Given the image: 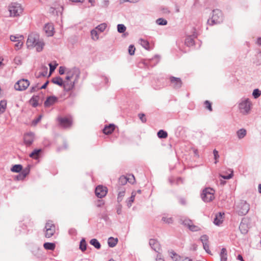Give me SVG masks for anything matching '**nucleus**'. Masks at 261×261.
I'll list each match as a JSON object with an SVG mask.
<instances>
[{
    "instance_id": "obj_1",
    "label": "nucleus",
    "mask_w": 261,
    "mask_h": 261,
    "mask_svg": "<svg viewBox=\"0 0 261 261\" xmlns=\"http://www.w3.org/2000/svg\"><path fill=\"white\" fill-rule=\"evenodd\" d=\"M26 44L28 48L36 47L38 52L42 51L44 46V42L40 39L39 34L36 33H32L29 35Z\"/></svg>"
},
{
    "instance_id": "obj_2",
    "label": "nucleus",
    "mask_w": 261,
    "mask_h": 261,
    "mask_svg": "<svg viewBox=\"0 0 261 261\" xmlns=\"http://www.w3.org/2000/svg\"><path fill=\"white\" fill-rule=\"evenodd\" d=\"M252 103L248 98H242L238 103V108L241 113L243 115H248L250 113Z\"/></svg>"
},
{
    "instance_id": "obj_3",
    "label": "nucleus",
    "mask_w": 261,
    "mask_h": 261,
    "mask_svg": "<svg viewBox=\"0 0 261 261\" xmlns=\"http://www.w3.org/2000/svg\"><path fill=\"white\" fill-rule=\"evenodd\" d=\"M8 10L10 17L19 16L22 13L23 9L21 4L17 3H11L8 6Z\"/></svg>"
},
{
    "instance_id": "obj_4",
    "label": "nucleus",
    "mask_w": 261,
    "mask_h": 261,
    "mask_svg": "<svg viewBox=\"0 0 261 261\" xmlns=\"http://www.w3.org/2000/svg\"><path fill=\"white\" fill-rule=\"evenodd\" d=\"M223 21V15L221 11L219 9H215L213 11V14L211 19L207 21V23L213 25L221 22Z\"/></svg>"
},
{
    "instance_id": "obj_5",
    "label": "nucleus",
    "mask_w": 261,
    "mask_h": 261,
    "mask_svg": "<svg viewBox=\"0 0 261 261\" xmlns=\"http://www.w3.org/2000/svg\"><path fill=\"white\" fill-rule=\"evenodd\" d=\"M80 70L74 67L71 69H68L66 71V76L65 77L66 81H69L74 78L73 81H77L80 77Z\"/></svg>"
},
{
    "instance_id": "obj_6",
    "label": "nucleus",
    "mask_w": 261,
    "mask_h": 261,
    "mask_svg": "<svg viewBox=\"0 0 261 261\" xmlns=\"http://www.w3.org/2000/svg\"><path fill=\"white\" fill-rule=\"evenodd\" d=\"M214 190L211 188L204 189L201 194L202 199L205 202L211 201L214 198Z\"/></svg>"
},
{
    "instance_id": "obj_7",
    "label": "nucleus",
    "mask_w": 261,
    "mask_h": 261,
    "mask_svg": "<svg viewBox=\"0 0 261 261\" xmlns=\"http://www.w3.org/2000/svg\"><path fill=\"white\" fill-rule=\"evenodd\" d=\"M237 207L238 214L244 216L248 213L250 209V205L246 201L241 200L238 204Z\"/></svg>"
},
{
    "instance_id": "obj_8",
    "label": "nucleus",
    "mask_w": 261,
    "mask_h": 261,
    "mask_svg": "<svg viewBox=\"0 0 261 261\" xmlns=\"http://www.w3.org/2000/svg\"><path fill=\"white\" fill-rule=\"evenodd\" d=\"M30 84V82L28 80L22 79L15 83L14 88L17 91H23L29 86Z\"/></svg>"
},
{
    "instance_id": "obj_9",
    "label": "nucleus",
    "mask_w": 261,
    "mask_h": 261,
    "mask_svg": "<svg viewBox=\"0 0 261 261\" xmlns=\"http://www.w3.org/2000/svg\"><path fill=\"white\" fill-rule=\"evenodd\" d=\"M45 228L46 229L45 237L50 238L55 232V226L51 221H48L46 223Z\"/></svg>"
},
{
    "instance_id": "obj_10",
    "label": "nucleus",
    "mask_w": 261,
    "mask_h": 261,
    "mask_svg": "<svg viewBox=\"0 0 261 261\" xmlns=\"http://www.w3.org/2000/svg\"><path fill=\"white\" fill-rule=\"evenodd\" d=\"M169 80L173 88L178 89L181 87L182 83L180 78L171 76L169 77Z\"/></svg>"
},
{
    "instance_id": "obj_11",
    "label": "nucleus",
    "mask_w": 261,
    "mask_h": 261,
    "mask_svg": "<svg viewBox=\"0 0 261 261\" xmlns=\"http://www.w3.org/2000/svg\"><path fill=\"white\" fill-rule=\"evenodd\" d=\"M96 196L100 198L105 197L107 193V188L102 186H98L95 190Z\"/></svg>"
},
{
    "instance_id": "obj_12",
    "label": "nucleus",
    "mask_w": 261,
    "mask_h": 261,
    "mask_svg": "<svg viewBox=\"0 0 261 261\" xmlns=\"http://www.w3.org/2000/svg\"><path fill=\"white\" fill-rule=\"evenodd\" d=\"M58 120L60 125L63 128L69 127L72 124L71 119L67 117H59Z\"/></svg>"
},
{
    "instance_id": "obj_13",
    "label": "nucleus",
    "mask_w": 261,
    "mask_h": 261,
    "mask_svg": "<svg viewBox=\"0 0 261 261\" xmlns=\"http://www.w3.org/2000/svg\"><path fill=\"white\" fill-rule=\"evenodd\" d=\"M149 244L151 248L158 253H160L161 250V245L159 242L154 239H151L149 240Z\"/></svg>"
},
{
    "instance_id": "obj_14",
    "label": "nucleus",
    "mask_w": 261,
    "mask_h": 261,
    "mask_svg": "<svg viewBox=\"0 0 261 261\" xmlns=\"http://www.w3.org/2000/svg\"><path fill=\"white\" fill-rule=\"evenodd\" d=\"M34 138V134L32 132H30L25 134L24 135V143L28 146L31 145L33 141Z\"/></svg>"
},
{
    "instance_id": "obj_15",
    "label": "nucleus",
    "mask_w": 261,
    "mask_h": 261,
    "mask_svg": "<svg viewBox=\"0 0 261 261\" xmlns=\"http://www.w3.org/2000/svg\"><path fill=\"white\" fill-rule=\"evenodd\" d=\"M58 101V98L55 96H48L44 102V106L46 108L50 107Z\"/></svg>"
},
{
    "instance_id": "obj_16",
    "label": "nucleus",
    "mask_w": 261,
    "mask_h": 261,
    "mask_svg": "<svg viewBox=\"0 0 261 261\" xmlns=\"http://www.w3.org/2000/svg\"><path fill=\"white\" fill-rule=\"evenodd\" d=\"M77 82V81H64L63 86L64 90L66 92H69L72 90L74 88L75 83Z\"/></svg>"
},
{
    "instance_id": "obj_17",
    "label": "nucleus",
    "mask_w": 261,
    "mask_h": 261,
    "mask_svg": "<svg viewBox=\"0 0 261 261\" xmlns=\"http://www.w3.org/2000/svg\"><path fill=\"white\" fill-rule=\"evenodd\" d=\"M54 29L53 25L51 23L46 24L43 29L47 36H51L54 35Z\"/></svg>"
},
{
    "instance_id": "obj_18",
    "label": "nucleus",
    "mask_w": 261,
    "mask_h": 261,
    "mask_svg": "<svg viewBox=\"0 0 261 261\" xmlns=\"http://www.w3.org/2000/svg\"><path fill=\"white\" fill-rule=\"evenodd\" d=\"M224 215V213L221 212L216 214L214 219V223L216 225H219L221 224L223 221L222 216Z\"/></svg>"
},
{
    "instance_id": "obj_19",
    "label": "nucleus",
    "mask_w": 261,
    "mask_h": 261,
    "mask_svg": "<svg viewBox=\"0 0 261 261\" xmlns=\"http://www.w3.org/2000/svg\"><path fill=\"white\" fill-rule=\"evenodd\" d=\"M115 129V125L110 124L109 125H106L103 129V133L106 135L111 134Z\"/></svg>"
},
{
    "instance_id": "obj_20",
    "label": "nucleus",
    "mask_w": 261,
    "mask_h": 261,
    "mask_svg": "<svg viewBox=\"0 0 261 261\" xmlns=\"http://www.w3.org/2000/svg\"><path fill=\"white\" fill-rule=\"evenodd\" d=\"M51 82L56 84L60 87H63L64 85V81L63 79L60 76H56L51 79Z\"/></svg>"
},
{
    "instance_id": "obj_21",
    "label": "nucleus",
    "mask_w": 261,
    "mask_h": 261,
    "mask_svg": "<svg viewBox=\"0 0 261 261\" xmlns=\"http://www.w3.org/2000/svg\"><path fill=\"white\" fill-rule=\"evenodd\" d=\"M194 35L187 37L185 39V44L188 46H193L194 44Z\"/></svg>"
},
{
    "instance_id": "obj_22",
    "label": "nucleus",
    "mask_w": 261,
    "mask_h": 261,
    "mask_svg": "<svg viewBox=\"0 0 261 261\" xmlns=\"http://www.w3.org/2000/svg\"><path fill=\"white\" fill-rule=\"evenodd\" d=\"M139 41L143 48L148 50H150V45L148 41L143 39H140Z\"/></svg>"
},
{
    "instance_id": "obj_23",
    "label": "nucleus",
    "mask_w": 261,
    "mask_h": 261,
    "mask_svg": "<svg viewBox=\"0 0 261 261\" xmlns=\"http://www.w3.org/2000/svg\"><path fill=\"white\" fill-rule=\"evenodd\" d=\"M118 242V239L117 238L115 239L113 237H110L108 239V245L110 247H115Z\"/></svg>"
},
{
    "instance_id": "obj_24",
    "label": "nucleus",
    "mask_w": 261,
    "mask_h": 261,
    "mask_svg": "<svg viewBox=\"0 0 261 261\" xmlns=\"http://www.w3.org/2000/svg\"><path fill=\"white\" fill-rule=\"evenodd\" d=\"M43 247L46 250L53 251L55 249L56 245L54 243L46 242L44 243Z\"/></svg>"
},
{
    "instance_id": "obj_25",
    "label": "nucleus",
    "mask_w": 261,
    "mask_h": 261,
    "mask_svg": "<svg viewBox=\"0 0 261 261\" xmlns=\"http://www.w3.org/2000/svg\"><path fill=\"white\" fill-rule=\"evenodd\" d=\"M220 256L221 261H227V251L226 249L224 248H223L221 250V252L220 253Z\"/></svg>"
},
{
    "instance_id": "obj_26",
    "label": "nucleus",
    "mask_w": 261,
    "mask_h": 261,
    "mask_svg": "<svg viewBox=\"0 0 261 261\" xmlns=\"http://www.w3.org/2000/svg\"><path fill=\"white\" fill-rule=\"evenodd\" d=\"M246 130L244 128L240 129L237 132V135L239 139L244 138L246 136Z\"/></svg>"
},
{
    "instance_id": "obj_27",
    "label": "nucleus",
    "mask_w": 261,
    "mask_h": 261,
    "mask_svg": "<svg viewBox=\"0 0 261 261\" xmlns=\"http://www.w3.org/2000/svg\"><path fill=\"white\" fill-rule=\"evenodd\" d=\"M41 151L42 150L41 149H36L30 154L29 156L31 158L36 159L38 158Z\"/></svg>"
},
{
    "instance_id": "obj_28",
    "label": "nucleus",
    "mask_w": 261,
    "mask_h": 261,
    "mask_svg": "<svg viewBox=\"0 0 261 261\" xmlns=\"http://www.w3.org/2000/svg\"><path fill=\"white\" fill-rule=\"evenodd\" d=\"M22 170V166L20 164H16L12 166L11 171L13 172L19 173Z\"/></svg>"
},
{
    "instance_id": "obj_29",
    "label": "nucleus",
    "mask_w": 261,
    "mask_h": 261,
    "mask_svg": "<svg viewBox=\"0 0 261 261\" xmlns=\"http://www.w3.org/2000/svg\"><path fill=\"white\" fill-rule=\"evenodd\" d=\"M39 99V97L38 96H34L32 97V98L30 100V101L33 107L36 108L38 106V101Z\"/></svg>"
},
{
    "instance_id": "obj_30",
    "label": "nucleus",
    "mask_w": 261,
    "mask_h": 261,
    "mask_svg": "<svg viewBox=\"0 0 261 261\" xmlns=\"http://www.w3.org/2000/svg\"><path fill=\"white\" fill-rule=\"evenodd\" d=\"M192 222V221L189 219L181 218L180 219V223L182 225H185V226L187 227L188 228H189Z\"/></svg>"
},
{
    "instance_id": "obj_31",
    "label": "nucleus",
    "mask_w": 261,
    "mask_h": 261,
    "mask_svg": "<svg viewBox=\"0 0 261 261\" xmlns=\"http://www.w3.org/2000/svg\"><path fill=\"white\" fill-rule=\"evenodd\" d=\"M90 243L97 249H100L101 247L100 244L96 239H91L90 240Z\"/></svg>"
},
{
    "instance_id": "obj_32",
    "label": "nucleus",
    "mask_w": 261,
    "mask_h": 261,
    "mask_svg": "<svg viewBox=\"0 0 261 261\" xmlns=\"http://www.w3.org/2000/svg\"><path fill=\"white\" fill-rule=\"evenodd\" d=\"M158 137L160 139H165L168 137L167 132L163 129L160 130L157 133Z\"/></svg>"
},
{
    "instance_id": "obj_33",
    "label": "nucleus",
    "mask_w": 261,
    "mask_h": 261,
    "mask_svg": "<svg viewBox=\"0 0 261 261\" xmlns=\"http://www.w3.org/2000/svg\"><path fill=\"white\" fill-rule=\"evenodd\" d=\"M10 39L11 41L13 42H17L21 41L23 39V37L22 35H11L10 37Z\"/></svg>"
},
{
    "instance_id": "obj_34",
    "label": "nucleus",
    "mask_w": 261,
    "mask_h": 261,
    "mask_svg": "<svg viewBox=\"0 0 261 261\" xmlns=\"http://www.w3.org/2000/svg\"><path fill=\"white\" fill-rule=\"evenodd\" d=\"M80 249L82 252L85 251L87 249V243L85 239H82L80 244Z\"/></svg>"
},
{
    "instance_id": "obj_35",
    "label": "nucleus",
    "mask_w": 261,
    "mask_h": 261,
    "mask_svg": "<svg viewBox=\"0 0 261 261\" xmlns=\"http://www.w3.org/2000/svg\"><path fill=\"white\" fill-rule=\"evenodd\" d=\"M156 23L159 25H166L168 22L167 20L163 18H159L155 20Z\"/></svg>"
},
{
    "instance_id": "obj_36",
    "label": "nucleus",
    "mask_w": 261,
    "mask_h": 261,
    "mask_svg": "<svg viewBox=\"0 0 261 261\" xmlns=\"http://www.w3.org/2000/svg\"><path fill=\"white\" fill-rule=\"evenodd\" d=\"M247 228L246 224L242 222L240 225L239 229L242 233L246 234L248 230Z\"/></svg>"
},
{
    "instance_id": "obj_37",
    "label": "nucleus",
    "mask_w": 261,
    "mask_h": 261,
    "mask_svg": "<svg viewBox=\"0 0 261 261\" xmlns=\"http://www.w3.org/2000/svg\"><path fill=\"white\" fill-rule=\"evenodd\" d=\"M135 196L136 193L135 192H133L132 193L131 196L129 198L128 201H127V205L128 207H130L132 206V204L134 201Z\"/></svg>"
},
{
    "instance_id": "obj_38",
    "label": "nucleus",
    "mask_w": 261,
    "mask_h": 261,
    "mask_svg": "<svg viewBox=\"0 0 261 261\" xmlns=\"http://www.w3.org/2000/svg\"><path fill=\"white\" fill-rule=\"evenodd\" d=\"M256 59L254 62L257 65H259L261 64V51H258L256 56Z\"/></svg>"
},
{
    "instance_id": "obj_39",
    "label": "nucleus",
    "mask_w": 261,
    "mask_h": 261,
    "mask_svg": "<svg viewBox=\"0 0 261 261\" xmlns=\"http://www.w3.org/2000/svg\"><path fill=\"white\" fill-rule=\"evenodd\" d=\"M7 102L6 100H1L0 101V114L3 113L6 108Z\"/></svg>"
},
{
    "instance_id": "obj_40",
    "label": "nucleus",
    "mask_w": 261,
    "mask_h": 261,
    "mask_svg": "<svg viewBox=\"0 0 261 261\" xmlns=\"http://www.w3.org/2000/svg\"><path fill=\"white\" fill-rule=\"evenodd\" d=\"M128 180L126 176H121L119 178L118 183L120 185H125L127 182Z\"/></svg>"
},
{
    "instance_id": "obj_41",
    "label": "nucleus",
    "mask_w": 261,
    "mask_h": 261,
    "mask_svg": "<svg viewBox=\"0 0 261 261\" xmlns=\"http://www.w3.org/2000/svg\"><path fill=\"white\" fill-rule=\"evenodd\" d=\"M126 28L123 24H119L117 25V31L120 33H123L126 31Z\"/></svg>"
},
{
    "instance_id": "obj_42",
    "label": "nucleus",
    "mask_w": 261,
    "mask_h": 261,
    "mask_svg": "<svg viewBox=\"0 0 261 261\" xmlns=\"http://www.w3.org/2000/svg\"><path fill=\"white\" fill-rule=\"evenodd\" d=\"M261 95V91L258 89H255L253 91L252 96L255 99L258 98Z\"/></svg>"
},
{
    "instance_id": "obj_43",
    "label": "nucleus",
    "mask_w": 261,
    "mask_h": 261,
    "mask_svg": "<svg viewBox=\"0 0 261 261\" xmlns=\"http://www.w3.org/2000/svg\"><path fill=\"white\" fill-rule=\"evenodd\" d=\"M21 171V173H22L23 176L25 177L30 173V165H28L26 168H25L24 169H22Z\"/></svg>"
},
{
    "instance_id": "obj_44",
    "label": "nucleus",
    "mask_w": 261,
    "mask_h": 261,
    "mask_svg": "<svg viewBox=\"0 0 261 261\" xmlns=\"http://www.w3.org/2000/svg\"><path fill=\"white\" fill-rule=\"evenodd\" d=\"M107 28V24L105 23H102L97 25L96 27V29L99 31L100 32H103Z\"/></svg>"
},
{
    "instance_id": "obj_45",
    "label": "nucleus",
    "mask_w": 261,
    "mask_h": 261,
    "mask_svg": "<svg viewBox=\"0 0 261 261\" xmlns=\"http://www.w3.org/2000/svg\"><path fill=\"white\" fill-rule=\"evenodd\" d=\"M188 228L192 231H197L200 230V228L193 224V222L191 223Z\"/></svg>"
},
{
    "instance_id": "obj_46",
    "label": "nucleus",
    "mask_w": 261,
    "mask_h": 261,
    "mask_svg": "<svg viewBox=\"0 0 261 261\" xmlns=\"http://www.w3.org/2000/svg\"><path fill=\"white\" fill-rule=\"evenodd\" d=\"M124 193H125L124 190H122L119 192V193L118 194V197H117V201L118 202H120L122 201V198L124 195Z\"/></svg>"
},
{
    "instance_id": "obj_47",
    "label": "nucleus",
    "mask_w": 261,
    "mask_h": 261,
    "mask_svg": "<svg viewBox=\"0 0 261 261\" xmlns=\"http://www.w3.org/2000/svg\"><path fill=\"white\" fill-rule=\"evenodd\" d=\"M205 108L208 110L210 111H212L213 109L212 107V103L208 100H205L204 103Z\"/></svg>"
},
{
    "instance_id": "obj_48",
    "label": "nucleus",
    "mask_w": 261,
    "mask_h": 261,
    "mask_svg": "<svg viewBox=\"0 0 261 261\" xmlns=\"http://www.w3.org/2000/svg\"><path fill=\"white\" fill-rule=\"evenodd\" d=\"M162 220L168 224H171L173 223V219L171 217L167 218L166 217H163Z\"/></svg>"
},
{
    "instance_id": "obj_49",
    "label": "nucleus",
    "mask_w": 261,
    "mask_h": 261,
    "mask_svg": "<svg viewBox=\"0 0 261 261\" xmlns=\"http://www.w3.org/2000/svg\"><path fill=\"white\" fill-rule=\"evenodd\" d=\"M58 65V64L56 62H55L54 65L51 63L49 64V70H50V73L55 71V70L56 69V68Z\"/></svg>"
},
{
    "instance_id": "obj_50",
    "label": "nucleus",
    "mask_w": 261,
    "mask_h": 261,
    "mask_svg": "<svg viewBox=\"0 0 261 261\" xmlns=\"http://www.w3.org/2000/svg\"><path fill=\"white\" fill-rule=\"evenodd\" d=\"M91 35L93 39H97L98 38L97 32L95 30H91Z\"/></svg>"
},
{
    "instance_id": "obj_51",
    "label": "nucleus",
    "mask_w": 261,
    "mask_h": 261,
    "mask_svg": "<svg viewBox=\"0 0 261 261\" xmlns=\"http://www.w3.org/2000/svg\"><path fill=\"white\" fill-rule=\"evenodd\" d=\"M138 117L142 123H145L146 122L147 119L144 114L139 113L138 114Z\"/></svg>"
},
{
    "instance_id": "obj_52",
    "label": "nucleus",
    "mask_w": 261,
    "mask_h": 261,
    "mask_svg": "<svg viewBox=\"0 0 261 261\" xmlns=\"http://www.w3.org/2000/svg\"><path fill=\"white\" fill-rule=\"evenodd\" d=\"M135 47L133 45H130L128 47V53L130 55H133L135 54Z\"/></svg>"
},
{
    "instance_id": "obj_53",
    "label": "nucleus",
    "mask_w": 261,
    "mask_h": 261,
    "mask_svg": "<svg viewBox=\"0 0 261 261\" xmlns=\"http://www.w3.org/2000/svg\"><path fill=\"white\" fill-rule=\"evenodd\" d=\"M141 0H119V4H122L124 3L129 2L130 3H136L140 1Z\"/></svg>"
},
{
    "instance_id": "obj_54",
    "label": "nucleus",
    "mask_w": 261,
    "mask_h": 261,
    "mask_svg": "<svg viewBox=\"0 0 261 261\" xmlns=\"http://www.w3.org/2000/svg\"><path fill=\"white\" fill-rule=\"evenodd\" d=\"M208 239V237L206 234L202 235L200 238V240L202 243V244H204V243H207Z\"/></svg>"
},
{
    "instance_id": "obj_55",
    "label": "nucleus",
    "mask_w": 261,
    "mask_h": 261,
    "mask_svg": "<svg viewBox=\"0 0 261 261\" xmlns=\"http://www.w3.org/2000/svg\"><path fill=\"white\" fill-rule=\"evenodd\" d=\"M213 154L214 156V159L215 160V163L217 164L218 162V159L219 158L218 151L216 149L213 150Z\"/></svg>"
},
{
    "instance_id": "obj_56",
    "label": "nucleus",
    "mask_w": 261,
    "mask_h": 261,
    "mask_svg": "<svg viewBox=\"0 0 261 261\" xmlns=\"http://www.w3.org/2000/svg\"><path fill=\"white\" fill-rule=\"evenodd\" d=\"M40 86H39L38 84L34 86H33L30 89V92L33 93L36 91H37L38 90H40Z\"/></svg>"
},
{
    "instance_id": "obj_57",
    "label": "nucleus",
    "mask_w": 261,
    "mask_h": 261,
    "mask_svg": "<svg viewBox=\"0 0 261 261\" xmlns=\"http://www.w3.org/2000/svg\"><path fill=\"white\" fill-rule=\"evenodd\" d=\"M127 178L128 179L127 182L129 183L133 184L135 182V178L134 176L132 174L128 175Z\"/></svg>"
},
{
    "instance_id": "obj_58",
    "label": "nucleus",
    "mask_w": 261,
    "mask_h": 261,
    "mask_svg": "<svg viewBox=\"0 0 261 261\" xmlns=\"http://www.w3.org/2000/svg\"><path fill=\"white\" fill-rule=\"evenodd\" d=\"M42 116L39 115L37 118L32 121V124L33 125L35 126L41 119Z\"/></svg>"
},
{
    "instance_id": "obj_59",
    "label": "nucleus",
    "mask_w": 261,
    "mask_h": 261,
    "mask_svg": "<svg viewBox=\"0 0 261 261\" xmlns=\"http://www.w3.org/2000/svg\"><path fill=\"white\" fill-rule=\"evenodd\" d=\"M220 176L223 178V179H230L233 176V171H231V173L230 174H229L228 175H220Z\"/></svg>"
},
{
    "instance_id": "obj_60",
    "label": "nucleus",
    "mask_w": 261,
    "mask_h": 261,
    "mask_svg": "<svg viewBox=\"0 0 261 261\" xmlns=\"http://www.w3.org/2000/svg\"><path fill=\"white\" fill-rule=\"evenodd\" d=\"M14 62L16 65L21 64V59L20 57H16L14 59Z\"/></svg>"
},
{
    "instance_id": "obj_61",
    "label": "nucleus",
    "mask_w": 261,
    "mask_h": 261,
    "mask_svg": "<svg viewBox=\"0 0 261 261\" xmlns=\"http://www.w3.org/2000/svg\"><path fill=\"white\" fill-rule=\"evenodd\" d=\"M66 68L64 66H60L59 69V73L60 75H63L65 73Z\"/></svg>"
},
{
    "instance_id": "obj_62",
    "label": "nucleus",
    "mask_w": 261,
    "mask_h": 261,
    "mask_svg": "<svg viewBox=\"0 0 261 261\" xmlns=\"http://www.w3.org/2000/svg\"><path fill=\"white\" fill-rule=\"evenodd\" d=\"M155 261H164V258L162 257L161 253H159L156 255Z\"/></svg>"
},
{
    "instance_id": "obj_63",
    "label": "nucleus",
    "mask_w": 261,
    "mask_h": 261,
    "mask_svg": "<svg viewBox=\"0 0 261 261\" xmlns=\"http://www.w3.org/2000/svg\"><path fill=\"white\" fill-rule=\"evenodd\" d=\"M16 179L17 180H23L25 178V177L24 176H23L22 174L21 173V172L18 174L16 177H15Z\"/></svg>"
},
{
    "instance_id": "obj_64",
    "label": "nucleus",
    "mask_w": 261,
    "mask_h": 261,
    "mask_svg": "<svg viewBox=\"0 0 261 261\" xmlns=\"http://www.w3.org/2000/svg\"><path fill=\"white\" fill-rule=\"evenodd\" d=\"M161 11L164 14H169L170 13V11L168 8H162Z\"/></svg>"
}]
</instances>
